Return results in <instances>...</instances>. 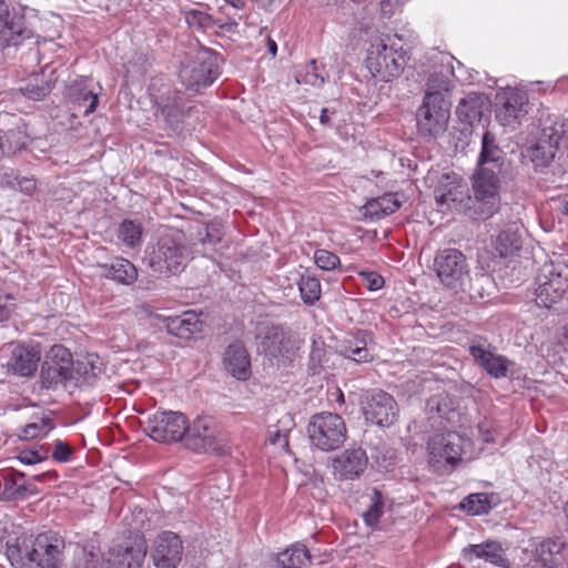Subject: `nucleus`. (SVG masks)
I'll return each instance as SVG.
<instances>
[{
    "mask_svg": "<svg viewBox=\"0 0 568 568\" xmlns=\"http://www.w3.org/2000/svg\"><path fill=\"white\" fill-rule=\"evenodd\" d=\"M64 540L54 532H43L31 545L19 540L9 545L7 558L13 568H59L63 559Z\"/></svg>",
    "mask_w": 568,
    "mask_h": 568,
    "instance_id": "f257e3e1",
    "label": "nucleus"
},
{
    "mask_svg": "<svg viewBox=\"0 0 568 568\" xmlns=\"http://www.w3.org/2000/svg\"><path fill=\"white\" fill-rule=\"evenodd\" d=\"M452 103L437 93H428L423 98L416 111V128L420 136L436 140L447 131L450 120Z\"/></svg>",
    "mask_w": 568,
    "mask_h": 568,
    "instance_id": "f03ea898",
    "label": "nucleus"
},
{
    "mask_svg": "<svg viewBox=\"0 0 568 568\" xmlns=\"http://www.w3.org/2000/svg\"><path fill=\"white\" fill-rule=\"evenodd\" d=\"M219 58L209 49H200L187 57L179 71V79L186 90L200 92L219 77Z\"/></svg>",
    "mask_w": 568,
    "mask_h": 568,
    "instance_id": "7ed1b4c3",
    "label": "nucleus"
},
{
    "mask_svg": "<svg viewBox=\"0 0 568 568\" xmlns=\"http://www.w3.org/2000/svg\"><path fill=\"white\" fill-rule=\"evenodd\" d=\"M145 261L153 272L161 275H175L186 264L185 247L172 235H162L148 246Z\"/></svg>",
    "mask_w": 568,
    "mask_h": 568,
    "instance_id": "20e7f679",
    "label": "nucleus"
},
{
    "mask_svg": "<svg viewBox=\"0 0 568 568\" xmlns=\"http://www.w3.org/2000/svg\"><path fill=\"white\" fill-rule=\"evenodd\" d=\"M184 445L195 453H226V439L219 423L211 416H199L186 424Z\"/></svg>",
    "mask_w": 568,
    "mask_h": 568,
    "instance_id": "39448f33",
    "label": "nucleus"
},
{
    "mask_svg": "<svg viewBox=\"0 0 568 568\" xmlns=\"http://www.w3.org/2000/svg\"><path fill=\"white\" fill-rule=\"evenodd\" d=\"M389 37L375 38L367 52L366 65L374 78L388 82L400 74L405 65V57L390 45Z\"/></svg>",
    "mask_w": 568,
    "mask_h": 568,
    "instance_id": "423d86ee",
    "label": "nucleus"
},
{
    "mask_svg": "<svg viewBox=\"0 0 568 568\" xmlns=\"http://www.w3.org/2000/svg\"><path fill=\"white\" fill-rule=\"evenodd\" d=\"M529 110V98L525 90L510 85L497 90L495 118L500 125L516 130L526 120Z\"/></svg>",
    "mask_w": 568,
    "mask_h": 568,
    "instance_id": "0eeeda50",
    "label": "nucleus"
},
{
    "mask_svg": "<svg viewBox=\"0 0 568 568\" xmlns=\"http://www.w3.org/2000/svg\"><path fill=\"white\" fill-rule=\"evenodd\" d=\"M260 348L272 365L286 368L298 357L301 341L281 326H271L262 336Z\"/></svg>",
    "mask_w": 568,
    "mask_h": 568,
    "instance_id": "6e6552de",
    "label": "nucleus"
},
{
    "mask_svg": "<svg viewBox=\"0 0 568 568\" xmlns=\"http://www.w3.org/2000/svg\"><path fill=\"white\" fill-rule=\"evenodd\" d=\"M307 434L314 447L322 452H331L344 444L346 426L338 414L323 412L312 416Z\"/></svg>",
    "mask_w": 568,
    "mask_h": 568,
    "instance_id": "1a4fd4ad",
    "label": "nucleus"
},
{
    "mask_svg": "<svg viewBox=\"0 0 568 568\" xmlns=\"http://www.w3.org/2000/svg\"><path fill=\"white\" fill-rule=\"evenodd\" d=\"M500 171L494 169H476L473 174V193L475 201V215L477 219L490 217L500 203Z\"/></svg>",
    "mask_w": 568,
    "mask_h": 568,
    "instance_id": "9d476101",
    "label": "nucleus"
},
{
    "mask_svg": "<svg viewBox=\"0 0 568 568\" xmlns=\"http://www.w3.org/2000/svg\"><path fill=\"white\" fill-rule=\"evenodd\" d=\"M71 353L62 345H53L41 368V383L45 388L73 386L75 379Z\"/></svg>",
    "mask_w": 568,
    "mask_h": 568,
    "instance_id": "9b49d317",
    "label": "nucleus"
},
{
    "mask_svg": "<svg viewBox=\"0 0 568 568\" xmlns=\"http://www.w3.org/2000/svg\"><path fill=\"white\" fill-rule=\"evenodd\" d=\"M465 439L456 432L437 434L428 439V464L435 470L454 467L465 453Z\"/></svg>",
    "mask_w": 568,
    "mask_h": 568,
    "instance_id": "f8f14e48",
    "label": "nucleus"
},
{
    "mask_svg": "<svg viewBox=\"0 0 568 568\" xmlns=\"http://www.w3.org/2000/svg\"><path fill=\"white\" fill-rule=\"evenodd\" d=\"M434 268L440 283L452 290H464L469 280L465 255L456 248H445L436 254Z\"/></svg>",
    "mask_w": 568,
    "mask_h": 568,
    "instance_id": "ddd939ff",
    "label": "nucleus"
},
{
    "mask_svg": "<svg viewBox=\"0 0 568 568\" xmlns=\"http://www.w3.org/2000/svg\"><path fill=\"white\" fill-rule=\"evenodd\" d=\"M186 416L180 412H155L148 418L144 432L155 442L171 443L184 439Z\"/></svg>",
    "mask_w": 568,
    "mask_h": 568,
    "instance_id": "4468645a",
    "label": "nucleus"
},
{
    "mask_svg": "<svg viewBox=\"0 0 568 568\" xmlns=\"http://www.w3.org/2000/svg\"><path fill=\"white\" fill-rule=\"evenodd\" d=\"M568 288L567 276L558 266L545 264L536 280V303L540 307L551 308L559 303Z\"/></svg>",
    "mask_w": 568,
    "mask_h": 568,
    "instance_id": "2eb2a0df",
    "label": "nucleus"
},
{
    "mask_svg": "<svg viewBox=\"0 0 568 568\" xmlns=\"http://www.w3.org/2000/svg\"><path fill=\"white\" fill-rule=\"evenodd\" d=\"M564 128V123L550 119L542 124L537 142L527 149V156L536 166H547L554 160Z\"/></svg>",
    "mask_w": 568,
    "mask_h": 568,
    "instance_id": "dca6fc26",
    "label": "nucleus"
},
{
    "mask_svg": "<svg viewBox=\"0 0 568 568\" xmlns=\"http://www.w3.org/2000/svg\"><path fill=\"white\" fill-rule=\"evenodd\" d=\"M146 550L148 545L143 536H129L110 548L106 565L109 568H141Z\"/></svg>",
    "mask_w": 568,
    "mask_h": 568,
    "instance_id": "f3484780",
    "label": "nucleus"
},
{
    "mask_svg": "<svg viewBox=\"0 0 568 568\" xmlns=\"http://www.w3.org/2000/svg\"><path fill=\"white\" fill-rule=\"evenodd\" d=\"M365 419L381 427L392 425L398 414L395 399L383 390H374L367 395L363 406Z\"/></svg>",
    "mask_w": 568,
    "mask_h": 568,
    "instance_id": "a211bd4d",
    "label": "nucleus"
},
{
    "mask_svg": "<svg viewBox=\"0 0 568 568\" xmlns=\"http://www.w3.org/2000/svg\"><path fill=\"white\" fill-rule=\"evenodd\" d=\"M182 554L180 537L172 531H163L154 540L151 558L156 568H178Z\"/></svg>",
    "mask_w": 568,
    "mask_h": 568,
    "instance_id": "6ab92c4d",
    "label": "nucleus"
},
{
    "mask_svg": "<svg viewBox=\"0 0 568 568\" xmlns=\"http://www.w3.org/2000/svg\"><path fill=\"white\" fill-rule=\"evenodd\" d=\"M32 36V31L24 26L23 18L10 13L8 4L0 0V43L3 47H18Z\"/></svg>",
    "mask_w": 568,
    "mask_h": 568,
    "instance_id": "aec40b11",
    "label": "nucleus"
},
{
    "mask_svg": "<svg viewBox=\"0 0 568 568\" xmlns=\"http://www.w3.org/2000/svg\"><path fill=\"white\" fill-rule=\"evenodd\" d=\"M438 205H447V207L464 212L470 217L477 219L475 215V201L469 194V189L462 180L452 181L442 193L435 196Z\"/></svg>",
    "mask_w": 568,
    "mask_h": 568,
    "instance_id": "412c9836",
    "label": "nucleus"
},
{
    "mask_svg": "<svg viewBox=\"0 0 568 568\" xmlns=\"http://www.w3.org/2000/svg\"><path fill=\"white\" fill-rule=\"evenodd\" d=\"M368 458L364 449L349 448L332 460L334 476L341 480L359 477L367 467Z\"/></svg>",
    "mask_w": 568,
    "mask_h": 568,
    "instance_id": "4be33fe9",
    "label": "nucleus"
},
{
    "mask_svg": "<svg viewBox=\"0 0 568 568\" xmlns=\"http://www.w3.org/2000/svg\"><path fill=\"white\" fill-rule=\"evenodd\" d=\"M41 359V348L39 344L17 345L11 353L8 362V368L20 376H31L38 369Z\"/></svg>",
    "mask_w": 568,
    "mask_h": 568,
    "instance_id": "5701e85b",
    "label": "nucleus"
},
{
    "mask_svg": "<svg viewBox=\"0 0 568 568\" xmlns=\"http://www.w3.org/2000/svg\"><path fill=\"white\" fill-rule=\"evenodd\" d=\"M462 557L469 562L480 559L497 567H509V560L506 557L505 550L500 542L496 540L468 545L462 549Z\"/></svg>",
    "mask_w": 568,
    "mask_h": 568,
    "instance_id": "b1692460",
    "label": "nucleus"
},
{
    "mask_svg": "<svg viewBox=\"0 0 568 568\" xmlns=\"http://www.w3.org/2000/svg\"><path fill=\"white\" fill-rule=\"evenodd\" d=\"M225 371L239 381H247L252 375L251 357L241 342L230 344L223 355Z\"/></svg>",
    "mask_w": 568,
    "mask_h": 568,
    "instance_id": "393cba45",
    "label": "nucleus"
},
{
    "mask_svg": "<svg viewBox=\"0 0 568 568\" xmlns=\"http://www.w3.org/2000/svg\"><path fill=\"white\" fill-rule=\"evenodd\" d=\"M469 353L474 359L495 378L505 377L511 364L505 356L496 354L481 345H471Z\"/></svg>",
    "mask_w": 568,
    "mask_h": 568,
    "instance_id": "a878e982",
    "label": "nucleus"
},
{
    "mask_svg": "<svg viewBox=\"0 0 568 568\" xmlns=\"http://www.w3.org/2000/svg\"><path fill=\"white\" fill-rule=\"evenodd\" d=\"M222 236V224L219 222L209 223L203 231L197 233V237L192 243L194 253L214 258L221 251Z\"/></svg>",
    "mask_w": 568,
    "mask_h": 568,
    "instance_id": "bb28decb",
    "label": "nucleus"
},
{
    "mask_svg": "<svg viewBox=\"0 0 568 568\" xmlns=\"http://www.w3.org/2000/svg\"><path fill=\"white\" fill-rule=\"evenodd\" d=\"M69 98L75 106H84L83 114L94 112L98 105V93L92 89V80L81 77L68 90Z\"/></svg>",
    "mask_w": 568,
    "mask_h": 568,
    "instance_id": "cd10ccee",
    "label": "nucleus"
},
{
    "mask_svg": "<svg viewBox=\"0 0 568 568\" xmlns=\"http://www.w3.org/2000/svg\"><path fill=\"white\" fill-rule=\"evenodd\" d=\"M101 275L122 285H132L138 280V268L123 257H115L109 264H100Z\"/></svg>",
    "mask_w": 568,
    "mask_h": 568,
    "instance_id": "c85d7f7f",
    "label": "nucleus"
},
{
    "mask_svg": "<svg viewBox=\"0 0 568 568\" xmlns=\"http://www.w3.org/2000/svg\"><path fill=\"white\" fill-rule=\"evenodd\" d=\"M166 328L179 338L190 339L202 332L203 322L195 312L187 311L179 316L169 317Z\"/></svg>",
    "mask_w": 568,
    "mask_h": 568,
    "instance_id": "c756f323",
    "label": "nucleus"
},
{
    "mask_svg": "<svg viewBox=\"0 0 568 568\" xmlns=\"http://www.w3.org/2000/svg\"><path fill=\"white\" fill-rule=\"evenodd\" d=\"M504 151L496 144L495 136L485 132L481 140V151L478 158L477 168L494 169L503 171Z\"/></svg>",
    "mask_w": 568,
    "mask_h": 568,
    "instance_id": "7c9ffc66",
    "label": "nucleus"
},
{
    "mask_svg": "<svg viewBox=\"0 0 568 568\" xmlns=\"http://www.w3.org/2000/svg\"><path fill=\"white\" fill-rule=\"evenodd\" d=\"M400 202L396 194L388 193L383 196L372 199L364 205V215L372 220H381L400 207Z\"/></svg>",
    "mask_w": 568,
    "mask_h": 568,
    "instance_id": "2f4dec72",
    "label": "nucleus"
},
{
    "mask_svg": "<svg viewBox=\"0 0 568 568\" xmlns=\"http://www.w3.org/2000/svg\"><path fill=\"white\" fill-rule=\"evenodd\" d=\"M564 550L560 540H544L536 549L537 561L545 568H557L565 561Z\"/></svg>",
    "mask_w": 568,
    "mask_h": 568,
    "instance_id": "473e14b6",
    "label": "nucleus"
},
{
    "mask_svg": "<svg viewBox=\"0 0 568 568\" xmlns=\"http://www.w3.org/2000/svg\"><path fill=\"white\" fill-rule=\"evenodd\" d=\"M73 372L75 373L73 386L92 384L102 373V363L98 355L90 354L73 363Z\"/></svg>",
    "mask_w": 568,
    "mask_h": 568,
    "instance_id": "72a5a7b5",
    "label": "nucleus"
},
{
    "mask_svg": "<svg viewBox=\"0 0 568 568\" xmlns=\"http://www.w3.org/2000/svg\"><path fill=\"white\" fill-rule=\"evenodd\" d=\"M519 226L514 223L499 232L494 246L501 257L511 256L521 246L520 235L518 233Z\"/></svg>",
    "mask_w": 568,
    "mask_h": 568,
    "instance_id": "f704fd0d",
    "label": "nucleus"
},
{
    "mask_svg": "<svg viewBox=\"0 0 568 568\" xmlns=\"http://www.w3.org/2000/svg\"><path fill=\"white\" fill-rule=\"evenodd\" d=\"M47 71H49L50 74L53 73V70H49V68L45 67L40 74L30 75L20 88L22 94L36 101L43 99L52 88V80L45 78Z\"/></svg>",
    "mask_w": 568,
    "mask_h": 568,
    "instance_id": "c9c22d12",
    "label": "nucleus"
},
{
    "mask_svg": "<svg viewBox=\"0 0 568 568\" xmlns=\"http://www.w3.org/2000/svg\"><path fill=\"white\" fill-rule=\"evenodd\" d=\"M311 562V555L302 544H295L277 557L278 568H304Z\"/></svg>",
    "mask_w": 568,
    "mask_h": 568,
    "instance_id": "e433bc0d",
    "label": "nucleus"
},
{
    "mask_svg": "<svg viewBox=\"0 0 568 568\" xmlns=\"http://www.w3.org/2000/svg\"><path fill=\"white\" fill-rule=\"evenodd\" d=\"M452 77H455V70L448 61L446 65H442L439 71H435L428 77L425 94L430 92L445 97V93L452 88Z\"/></svg>",
    "mask_w": 568,
    "mask_h": 568,
    "instance_id": "4c0bfd02",
    "label": "nucleus"
},
{
    "mask_svg": "<svg viewBox=\"0 0 568 568\" xmlns=\"http://www.w3.org/2000/svg\"><path fill=\"white\" fill-rule=\"evenodd\" d=\"M496 505L494 495L486 493L471 494L466 497L460 508L471 516L487 514Z\"/></svg>",
    "mask_w": 568,
    "mask_h": 568,
    "instance_id": "58836bf2",
    "label": "nucleus"
},
{
    "mask_svg": "<svg viewBox=\"0 0 568 568\" xmlns=\"http://www.w3.org/2000/svg\"><path fill=\"white\" fill-rule=\"evenodd\" d=\"M72 568H102L100 550L93 545L77 546Z\"/></svg>",
    "mask_w": 568,
    "mask_h": 568,
    "instance_id": "ea45409f",
    "label": "nucleus"
},
{
    "mask_svg": "<svg viewBox=\"0 0 568 568\" xmlns=\"http://www.w3.org/2000/svg\"><path fill=\"white\" fill-rule=\"evenodd\" d=\"M28 142L26 132L17 126L8 132H0V149L3 154L10 155L22 150Z\"/></svg>",
    "mask_w": 568,
    "mask_h": 568,
    "instance_id": "a19ab883",
    "label": "nucleus"
},
{
    "mask_svg": "<svg viewBox=\"0 0 568 568\" xmlns=\"http://www.w3.org/2000/svg\"><path fill=\"white\" fill-rule=\"evenodd\" d=\"M456 114L460 121L468 124H471L474 121H478L481 116L478 98L475 95H468L462 99L457 105Z\"/></svg>",
    "mask_w": 568,
    "mask_h": 568,
    "instance_id": "79ce46f5",
    "label": "nucleus"
},
{
    "mask_svg": "<svg viewBox=\"0 0 568 568\" xmlns=\"http://www.w3.org/2000/svg\"><path fill=\"white\" fill-rule=\"evenodd\" d=\"M298 290L305 304L313 305L321 297L322 290L320 280L308 274L301 275Z\"/></svg>",
    "mask_w": 568,
    "mask_h": 568,
    "instance_id": "37998d69",
    "label": "nucleus"
},
{
    "mask_svg": "<svg viewBox=\"0 0 568 568\" xmlns=\"http://www.w3.org/2000/svg\"><path fill=\"white\" fill-rule=\"evenodd\" d=\"M371 339V334L367 332H359L356 341L363 345H349L344 348L343 354L345 357L351 358L357 363L367 362L372 359V354L367 347V341Z\"/></svg>",
    "mask_w": 568,
    "mask_h": 568,
    "instance_id": "c03bdc74",
    "label": "nucleus"
},
{
    "mask_svg": "<svg viewBox=\"0 0 568 568\" xmlns=\"http://www.w3.org/2000/svg\"><path fill=\"white\" fill-rule=\"evenodd\" d=\"M118 237L129 247H135L140 244L142 237V226L130 220H124L118 231Z\"/></svg>",
    "mask_w": 568,
    "mask_h": 568,
    "instance_id": "a18cd8bd",
    "label": "nucleus"
},
{
    "mask_svg": "<svg viewBox=\"0 0 568 568\" xmlns=\"http://www.w3.org/2000/svg\"><path fill=\"white\" fill-rule=\"evenodd\" d=\"M53 428L48 418H40L36 422L27 424L19 434V438L22 440H31L39 437L47 436Z\"/></svg>",
    "mask_w": 568,
    "mask_h": 568,
    "instance_id": "49530a36",
    "label": "nucleus"
},
{
    "mask_svg": "<svg viewBox=\"0 0 568 568\" xmlns=\"http://www.w3.org/2000/svg\"><path fill=\"white\" fill-rule=\"evenodd\" d=\"M383 513V496L377 489H374L371 496L369 508L363 514V520L368 527H374L378 524Z\"/></svg>",
    "mask_w": 568,
    "mask_h": 568,
    "instance_id": "de8ad7c7",
    "label": "nucleus"
},
{
    "mask_svg": "<svg viewBox=\"0 0 568 568\" xmlns=\"http://www.w3.org/2000/svg\"><path fill=\"white\" fill-rule=\"evenodd\" d=\"M49 454V445H34L21 450L17 459L24 465H34L48 459Z\"/></svg>",
    "mask_w": 568,
    "mask_h": 568,
    "instance_id": "09e8293b",
    "label": "nucleus"
},
{
    "mask_svg": "<svg viewBox=\"0 0 568 568\" xmlns=\"http://www.w3.org/2000/svg\"><path fill=\"white\" fill-rule=\"evenodd\" d=\"M325 77H328V74H323L318 71V67L316 63V60H311L306 67L303 73H298L296 75V81L298 83L308 84L315 88H321L325 82Z\"/></svg>",
    "mask_w": 568,
    "mask_h": 568,
    "instance_id": "8fccbe9b",
    "label": "nucleus"
},
{
    "mask_svg": "<svg viewBox=\"0 0 568 568\" xmlns=\"http://www.w3.org/2000/svg\"><path fill=\"white\" fill-rule=\"evenodd\" d=\"M476 430L477 438L483 443L490 444L497 442L498 432L493 420L484 418L477 424Z\"/></svg>",
    "mask_w": 568,
    "mask_h": 568,
    "instance_id": "3c124183",
    "label": "nucleus"
},
{
    "mask_svg": "<svg viewBox=\"0 0 568 568\" xmlns=\"http://www.w3.org/2000/svg\"><path fill=\"white\" fill-rule=\"evenodd\" d=\"M314 261L320 268L325 271H332L339 264V257L327 250H316Z\"/></svg>",
    "mask_w": 568,
    "mask_h": 568,
    "instance_id": "603ef678",
    "label": "nucleus"
},
{
    "mask_svg": "<svg viewBox=\"0 0 568 568\" xmlns=\"http://www.w3.org/2000/svg\"><path fill=\"white\" fill-rule=\"evenodd\" d=\"M51 456L54 462L65 464L72 459L73 449L67 442L57 439L53 443Z\"/></svg>",
    "mask_w": 568,
    "mask_h": 568,
    "instance_id": "864d4df0",
    "label": "nucleus"
},
{
    "mask_svg": "<svg viewBox=\"0 0 568 568\" xmlns=\"http://www.w3.org/2000/svg\"><path fill=\"white\" fill-rule=\"evenodd\" d=\"M24 475L19 473L12 481L4 483V494L10 498H24L27 488L23 484H19L20 479H23Z\"/></svg>",
    "mask_w": 568,
    "mask_h": 568,
    "instance_id": "5fc2aeb1",
    "label": "nucleus"
},
{
    "mask_svg": "<svg viewBox=\"0 0 568 568\" xmlns=\"http://www.w3.org/2000/svg\"><path fill=\"white\" fill-rule=\"evenodd\" d=\"M185 20L189 26L199 28H207L212 22L211 16L200 10L187 11Z\"/></svg>",
    "mask_w": 568,
    "mask_h": 568,
    "instance_id": "6e6d98bb",
    "label": "nucleus"
},
{
    "mask_svg": "<svg viewBox=\"0 0 568 568\" xmlns=\"http://www.w3.org/2000/svg\"><path fill=\"white\" fill-rule=\"evenodd\" d=\"M427 409L433 413H437L440 417H447V396L444 394H437L430 397L426 404Z\"/></svg>",
    "mask_w": 568,
    "mask_h": 568,
    "instance_id": "4d7b16f0",
    "label": "nucleus"
},
{
    "mask_svg": "<svg viewBox=\"0 0 568 568\" xmlns=\"http://www.w3.org/2000/svg\"><path fill=\"white\" fill-rule=\"evenodd\" d=\"M16 307L14 298L11 294L0 292V322L7 321Z\"/></svg>",
    "mask_w": 568,
    "mask_h": 568,
    "instance_id": "13d9d810",
    "label": "nucleus"
},
{
    "mask_svg": "<svg viewBox=\"0 0 568 568\" xmlns=\"http://www.w3.org/2000/svg\"><path fill=\"white\" fill-rule=\"evenodd\" d=\"M364 285L369 291H377L383 287L384 278L376 272H361L359 273Z\"/></svg>",
    "mask_w": 568,
    "mask_h": 568,
    "instance_id": "bf43d9fd",
    "label": "nucleus"
},
{
    "mask_svg": "<svg viewBox=\"0 0 568 568\" xmlns=\"http://www.w3.org/2000/svg\"><path fill=\"white\" fill-rule=\"evenodd\" d=\"M325 354L323 344H318L316 342H313L312 351L310 353V361L312 364V369H316L322 365V358Z\"/></svg>",
    "mask_w": 568,
    "mask_h": 568,
    "instance_id": "052dcab7",
    "label": "nucleus"
},
{
    "mask_svg": "<svg viewBox=\"0 0 568 568\" xmlns=\"http://www.w3.org/2000/svg\"><path fill=\"white\" fill-rule=\"evenodd\" d=\"M17 183L14 184L26 194H31L36 190V182L32 179L21 178L16 179Z\"/></svg>",
    "mask_w": 568,
    "mask_h": 568,
    "instance_id": "680f3d73",
    "label": "nucleus"
},
{
    "mask_svg": "<svg viewBox=\"0 0 568 568\" xmlns=\"http://www.w3.org/2000/svg\"><path fill=\"white\" fill-rule=\"evenodd\" d=\"M270 442L273 445L282 444L283 446H287L286 436L282 435L278 430H276L273 434H270Z\"/></svg>",
    "mask_w": 568,
    "mask_h": 568,
    "instance_id": "e2e57ef3",
    "label": "nucleus"
},
{
    "mask_svg": "<svg viewBox=\"0 0 568 568\" xmlns=\"http://www.w3.org/2000/svg\"><path fill=\"white\" fill-rule=\"evenodd\" d=\"M267 49H268V52L275 57L276 55V52H277V44L276 42L273 40V39H268L267 40Z\"/></svg>",
    "mask_w": 568,
    "mask_h": 568,
    "instance_id": "0e129e2a",
    "label": "nucleus"
},
{
    "mask_svg": "<svg viewBox=\"0 0 568 568\" xmlns=\"http://www.w3.org/2000/svg\"><path fill=\"white\" fill-rule=\"evenodd\" d=\"M561 207H562L564 214H566L568 216V194L562 196V199H561Z\"/></svg>",
    "mask_w": 568,
    "mask_h": 568,
    "instance_id": "69168bd1",
    "label": "nucleus"
},
{
    "mask_svg": "<svg viewBox=\"0 0 568 568\" xmlns=\"http://www.w3.org/2000/svg\"><path fill=\"white\" fill-rule=\"evenodd\" d=\"M327 113H328L327 109H322L321 118H320L321 123H323V124L328 123L329 118H328Z\"/></svg>",
    "mask_w": 568,
    "mask_h": 568,
    "instance_id": "338daca9",
    "label": "nucleus"
},
{
    "mask_svg": "<svg viewBox=\"0 0 568 568\" xmlns=\"http://www.w3.org/2000/svg\"><path fill=\"white\" fill-rule=\"evenodd\" d=\"M562 344L568 349V326L564 331Z\"/></svg>",
    "mask_w": 568,
    "mask_h": 568,
    "instance_id": "774afa93",
    "label": "nucleus"
}]
</instances>
